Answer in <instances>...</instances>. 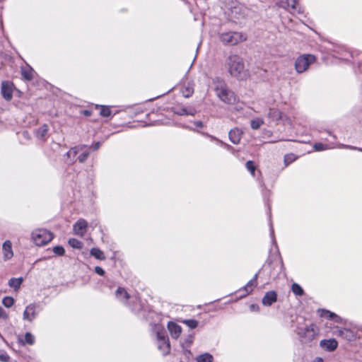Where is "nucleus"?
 <instances>
[{
	"label": "nucleus",
	"instance_id": "nucleus-1",
	"mask_svg": "<svg viewBox=\"0 0 362 362\" xmlns=\"http://www.w3.org/2000/svg\"><path fill=\"white\" fill-rule=\"evenodd\" d=\"M226 66L230 74L234 77L243 79L245 66L243 59L237 54H230L226 59Z\"/></svg>",
	"mask_w": 362,
	"mask_h": 362
},
{
	"label": "nucleus",
	"instance_id": "nucleus-2",
	"mask_svg": "<svg viewBox=\"0 0 362 362\" xmlns=\"http://www.w3.org/2000/svg\"><path fill=\"white\" fill-rule=\"evenodd\" d=\"M214 82L216 83L215 90L217 96L225 103H235L236 101V96L233 91L228 88L226 83L218 78H216Z\"/></svg>",
	"mask_w": 362,
	"mask_h": 362
},
{
	"label": "nucleus",
	"instance_id": "nucleus-3",
	"mask_svg": "<svg viewBox=\"0 0 362 362\" xmlns=\"http://www.w3.org/2000/svg\"><path fill=\"white\" fill-rule=\"evenodd\" d=\"M315 327V325L313 323L305 326L297 325L294 332L298 335L301 344H310L315 339L317 335Z\"/></svg>",
	"mask_w": 362,
	"mask_h": 362
},
{
	"label": "nucleus",
	"instance_id": "nucleus-4",
	"mask_svg": "<svg viewBox=\"0 0 362 362\" xmlns=\"http://www.w3.org/2000/svg\"><path fill=\"white\" fill-rule=\"evenodd\" d=\"M218 38L224 45L230 46L236 45L247 39L242 33L233 31L219 33Z\"/></svg>",
	"mask_w": 362,
	"mask_h": 362
},
{
	"label": "nucleus",
	"instance_id": "nucleus-5",
	"mask_svg": "<svg viewBox=\"0 0 362 362\" xmlns=\"http://www.w3.org/2000/svg\"><path fill=\"white\" fill-rule=\"evenodd\" d=\"M53 237L52 233L44 228L36 229L31 234L32 240L37 247L47 245L53 239Z\"/></svg>",
	"mask_w": 362,
	"mask_h": 362
},
{
	"label": "nucleus",
	"instance_id": "nucleus-6",
	"mask_svg": "<svg viewBox=\"0 0 362 362\" xmlns=\"http://www.w3.org/2000/svg\"><path fill=\"white\" fill-rule=\"evenodd\" d=\"M315 60V56L305 54L297 58L295 62V68L298 73H303L307 70L310 64Z\"/></svg>",
	"mask_w": 362,
	"mask_h": 362
},
{
	"label": "nucleus",
	"instance_id": "nucleus-7",
	"mask_svg": "<svg viewBox=\"0 0 362 362\" xmlns=\"http://www.w3.org/2000/svg\"><path fill=\"white\" fill-rule=\"evenodd\" d=\"M40 311V305L37 303H30L25 307L23 312V320L32 322L38 315Z\"/></svg>",
	"mask_w": 362,
	"mask_h": 362
},
{
	"label": "nucleus",
	"instance_id": "nucleus-8",
	"mask_svg": "<svg viewBox=\"0 0 362 362\" xmlns=\"http://www.w3.org/2000/svg\"><path fill=\"white\" fill-rule=\"evenodd\" d=\"M87 145H78L71 148L69 151L66 153L64 156L67 158L65 162L69 165H72L76 163V156L80 152L87 148Z\"/></svg>",
	"mask_w": 362,
	"mask_h": 362
},
{
	"label": "nucleus",
	"instance_id": "nucleus-9",
	"mask_svg": "<svg viewBox=\"0 0 362 362\" xmlns=\"http://www.w3.org/2000/svg\"><path fill=\"white\" fill-rule=\"evenodd\" d=\"M257 278L258 274H255L253 278L250 279L245 286L238 291L239 293H243L240 295L239 298L246 297L252 293L253 289L257 286Z\"/></svg>",
	"mask_w": 362,
	"mask_h": 362
},
{
	"label": "nucleus",
	"instance_id": "nucleus-10",
	"mask_svg": "<svg viewBox=\"0 0 362 362\" xmlns=\"http://www.w3.org/2000/svg\"><path fill=\"white\" fill-rule=\"evenodd\" d=\"M257 278L258 274H255L253 278L250 279L245 286L238 291L239 293H243L240 295L239 298L246 297L252 293L253 289L257 286Z\"/></svg>",
	"mask_w": 362,
	"mask_h": 362
},
{
	"label": "nucleus",
	"instance_id": "nucleus-11",
	"mask_svg": "<svg viewBox=\"0 0 362 362\" xmlns=\"http://www.w3.org/2000/svg\"><path fill=\"white\" fill-rule=\"evenodd\" d=\"M13 87V83L11 81H5L1 83V93L6 100L10 101L12 99Z\"/></svg>",
	"mask_w": 362,
	"mask_h": 362
},
{
	"label": "nucleus",
	"instance_id": "nucleus-12",
	"mask_svg": "<svg viewBox=\"0 0 362 362\" xmlns=\"http://www.w3.org/2000/svg\"><path fill=\"white\" fill-rule=\"evenodd\" d=\"M320 346L326 351L332 352L337 349L338 342L334 338L322 339L320 341Z\"/></svg>",
	"mask_w": 362,
	"mask_h": 362
},
{
	"label": "nucleus",
	"instance_id": "nucleus-13",
	"mask_svg": "<svg viewBox=\"0 0 362 362\" xmlns=\"http://www.w3.org/2000/svg\"><path fill=\"white\" fill-rule=\"evenodd\" d=\"M278 295L275 291H269L265 293L262 299L263 305L269 307L277 301Z\"/></svg>",
	"mask_w": 362,
	"mask_h": 362
},
{
	"label": "nucleus",
	"instance_id": "nucleus-14",
	"mask_svg": "<svg viewBox=\"0 0 362 362\" xmlns=\"http://www.w3.org/2000/svg\"><path fill=\"white\" fill-rule=\"evenodd\" d=\"M115 298L123 303L124 305H127L128 300L130 299L131 296L129 293L127 291V290L121 286H119L115 293Z\"/></svg>",
	"mask_w": 362,
	"mask_h": 362
},
{
	"label": "nucleus",
	"instance_id": "nucleus-15",
	"mask_svg": "<svg viewBox=\"0 0 362 362\" xmlns=\"http://www.w3.org/2000/svg\"><path fill=\"white\" fill-rule=\"evenodd\" d=\"M318 313L321 317L329 319L337 323H342V318L333 312H331L326 309H319Z\"/></svg>",
	"mask_w": 362,
	"mask_h": 362
},
{
	"label": "nucleus",
	"instance_id": "nucleus-16",
	"mask_svg": "<svg viewBox=\"0 0 362 362\" xmlns=\"http://www.w3.org/2000/svg\"><path fill=\"white\" fill-rule=\"evenodd\" d=\"M167 327L172 338L177 339L180 336L182 327L179 325L174 322H169Z\"/></svg>",
	"mask_w": 362,
	"mask_h": 362
},
{
	"label": "nucleus",
	"instance_id": "nucleus-17",
	"mask_svg": "<svg viewBox=\"0 0 362 362\" xmlns=\"http://www.w3.org/2000/svg\"><path fill=\"white\" fill-rule=\"evenodd\" d=\"M88 227V223L84 219H79L73 227V229L76 234L83 235L86 232Z\"/></svg>",
	"mask_w": 362,
	"mask_h": 362
},
{
	"label": "nucleus",
	"instance_id": "nucleus-18",
	"mask_svg": "<svg viewBox=\"0 0 362 362\" xmlns=\"http://www.w3.org/2000/svg\"><path fill=\"white\" fill-rule=\"evenodd\" d=\"M157 346L158 350L163 356H166L170 354V344L169 338H165V339L157 341Z\"/></svg>",
	"mask_w": 362,
	"mask_h": 362
},
{
	"label": "nucleus",
	"instance_id": "nucleus-19",
	"mask_svg": "<svg viewBox=\"0 0 362 362\" xmlns=\"http://www.w3.org/2000/svg\"><path fill=\"white\" fill-rule=\"evenodd\" d=\"M90 255L98 260H105L107 258L114 259L115 257V252H112L111 255H108L105 254L103 250H90Z\"/></svg>",
	"mask_w": 362,
	"mask_h": 362
},
{
	"label": "nucleus",
	"instance_id": "nucleus-20",
	"mask_svg": "<svg viewBox=\"0 0 362 362\" xmlns=\"http://www.w3.org/2000/svg\"><path fill=\"white\" fill-rule=\"evenodd\" d=\"M243 132L238 128L231 129L228 133L230 141L234 144H238L240 143Z\"/></svg>",
	"mask_w": 362,
	"mask_h": 362
},
{
	"label": "nucleus",
	"instance_id": "nucleus-21",
	"mask_svg": "<svg viewBox=\"0 0 362 362\" xmlns=\"http://www.w3.org/2000/svg\"><path fill=\"white\" fill-rule=\"evenodd\" d=\"M337 335L348 341H351L355 337L354 332L351 329L347 328H341L338 329Z\"/></svg>",
	"mask_w": 362,
	"mask_h": 362
},
{
	"label": "nucleus",
	"instance_id": "nucleus-22",
	"mask_svg": "<svg viewBox=\"0 0 362 362\" xmlns=\"http://www.w3.org/2000/svg\"><path fill=\"white\" fill-rule=\"evenodd\" d=\"M19 342L23 344H28V345H33L35 342V336L31 332H25L24 335V339L18 338Z\"/></svg>",
	"mask_w": 362,
	"mask_h": 362
},
{
	"label": "nucleus",
	"instance_id": "nucleus-23",
	"mask_svg": "<svg viewBox=\"0 0 362 362\" xmlns=\"http://www.w3.org/2000/svg\"><path fill=\"white\" fill-rule=\"evenodd\" d=\"M267 117L271 119L272 121H279L281 119L282 112L278 109L269 108Z\"/></svg>",
	"mask_w": 362,
	"mask_h": 362
},
{
	"label": "nucleus",
	"instance_id": "nucleus-24",
	"mask_svg": "<svg viewBox=\"0 0 362 362\" xmlns=\"http://www.w3.org/2000/svg\"><path fill=\"white\" fill-rule=\"evenodd\" d=\"M286 4H287L288 10L291 13H300L298 0H286Z\"/></svg>",
	"mask_w": 362,
	"mask_h": 362
},
{
	"label": "nucleus",
	"instance_id": "nucleus-25",
	"mask_svg": "<svg viewBox=\"0 0 362 362\" xmlns=\"http://www.w3.org/2000/svg\"><path fill=\"white\" fill-rule=\"evenodd\" d=\"M49 128L47 124H43L36 130L35 134L37 139L45 141Z\"/></svg>",
	"mask_w": 362,
	"mask_h": 362
},
{
	"label": "nucleus",
	"instance_id": "nucleus-26",
	"mask_svg": "<svg viewBox=\"0 0 362 362\" xmlns=\"http://www.w3.org/2000/svg\"><path fill=\"white\" fill-rule=\"evenodd\" d=\"M214 356L208 352L197 355L195 358L196 362H214Z\"/></svg>",
	"mask_w": 362,
	"mask_h": 362
},
{
	"label": "nucleus",
	"instance_id": "nucleus-27",
	"mask_svg": "<svg viewBox=\"0 0 362 362\" xmlns=\"http://www.w3.org/2000/svg\"><path fill=\"white\" fill-rule=\"evenodd\" d=\"M155 331L156 334L157 341L165 339V338H168L167 332L164 327L161 326H156L155 327Z\"/></svg>",
	"mask_w": 362,
	"mask_h": 362
},
{
	"label": "nucleus",
	"instance_id": "nucleus-28",
	"mask_svg": "<svg viewBox=\"0 0 362 362\" xmlns=\"http://www.w3.org/2000/svg\"><path fill=\"white\" fill-rule=\"evenodd\" d=\"M23 281V277H19V278H11L9 281H8V286L11 287V288H14V290H18L21 287V285L22 284Z\"/></svg>",
	"mask_w": 362,
	"mask_h": 362
},
{
	"label": "nucleus",
	"instance_id": "nucleus-29",
	"mask_svg": "<svg viewBox=\"0 0 362 362\" xmlns=\"http://www.w3.org/2000/svg\"><path fill=\"white\" fill-rule=\"evenodd\" d=\"M90 148V147H88L87 148H85L83 151H80L78 153L79 156L76 158V160H78L79 163H83L87 160L90 155V151L88 149Z\"/></svg>",
	"mask_w": 362,
	"mask_h": 362
},
{
	"label": "nucleus",
	"instance_id": "nucleus-30",
	"mask_svg": "<svg viewBox=\"0 0 362 362\" xmlns=\"http://www.w3.org/2000/svg\"><path fill=\"white\" fill-rule=\"evenodd\" d=\"M175 112L179 115H194L197 111L193 108L187 110L186 107H181Z\"/></svg>",
	"mask_w": 362,
	"mask_h": 362
},
{
	"label": "nucleus",
	"instance_id": "nucleus-31",
	"mask_svg": "<svg viewBox=\"0 0 362 362\" xmlns=\"http://www.w3.org/2000/svg\"><path fill=\"white\" fill-rule=\"evenodd\" d=\"M291 291L297 296H302L304 294L303 288L297 283L291 285Z\"/></svg>",
	"mask_w": 362,
	"mask_h": 362
},
{
	"label": "nucleus",
	"instance_id": "nucleus-32",
	"mask_svg": "<svg viewBox=\"0 0 362 362\" xmlns=\"http://www.w3.org/2000/svg\"><path fill=\"white\" fill-rule=\"evenodd\" d=\"M69 245L74 249H81L83 246V243L77 239H69Z\"/></svg>",
	"mask_w": 362,
	"mask_h": 362
},
{
	"label": "nucleus",
	"instance_id": "nucleus-33",
	"mask_svg": "<svg viewBox=\"0 0 362 362\" xmlns=\"http://www.w3.org/2000/svg\"><path fill=\"white\" fill-rule=\"evenodd\" d=\"M193 341H194V334H189L185 337V339H183V341L182 342V345L183 346L190 347L193 343Z\"/></svg>",
	"mask_w": 362,
	"mask_h": 362
},
{
	"label": "nucleus",
	"instance_id": "nucleus-34",
	"mask_svg": "<svg viewBox=\"0 0 362 362\" xmlns=\"http://www.w3.org/2000/svg\"><path fill=\"white\" fill-rule=\"evenodd\" d=\"M264 124V121L262 119L256 118L255 119L251 120L250 125L252 129H258L262 124Z\"/></svg>",
	"mask_w": 362,
	"mask_h": 362
},
{
	"label": "nucleus",
	"instance_id": "nucleus-35",
	"mask_svg": "<svg viewBox=\"0 0 362 362\" xmlns=\"http://www.w3.org/2000/svg\"><path fill=\"white\" fill-rule=\"evenodd\" d=\"M182 322L190 329H195L198 326V321L194 319L185 320Z\"/></svg>",
	"mask_w": 362,
	"mask_h": 362
},
{
	"label": "nucleus",
	"instance_id": "nucleus-36",
	"mask_svg": "<svg viewBox=\"0 0 362 362\" xmlns=\"http://www.w3.org/2000/svg\"><path fill=\"white\" fill-rule=\"evenodd\" d=\"M3 305L6 308H11L14 304V299L11 296H5L2 300Z\"/></svg>",
	"mask_w": 362,
	"mask_h": 362
},
{
	"label": "nucleus",
	"instance_id": "nucleus-37",
	"mask_svg": "<svg viewBox=\"0 0 362 362\" xmlns=\"http://www.w3.org/2000/svg\"><path fill=\"white\" fill-rule=\"evenodd\" d=\"M245 167L251 173V174L255 176V170H256V166L253 161L248 160L245 163Z\"/></svg>",
	"mask_w": 362,
	"mask_h": 362
},
{
	"label": "nucleus",
	"instance_id": "nucleus-38",
	"mask_svg": "<svg viewBox=\"0 0 362 362\" xmlns=\"http://www.w3.org/2000/svg\"><path fill=\"white\" fill-rule=\"evenodd\" d=\"M21 73L23 78L26 80L30 81L33 78L32 69H23Z\"/></svg>",
	"mask_w": 362,
	"mask_h": 362
},
{
	"label": "nucleus",
	"instance_id": "nucleus-39",
	"mask_svg": "<svg viewBox=\"0 0 362 362\" xmlns=\"http://www.w3.org/2000/svg\"><path fill=\"white\" fill-rule=\"evenodd\" d=\"M100 114L103 117H109L111 115V110L107 106H101Z\"/></svg>",
	"mask_w": 362,
	"mask_h": 362
},
{
	"label": "nucleus",
	"instance_id": "nucleus-40",
	"mask_svg": "<svg viewBox=\"0 0 362 362\" xmlns=\"http://www.w3.org/2000/svg\"><path fill=\"white\" fill-rule=\"evenodd\" d=\"M314 148L317 151H323L327 148V146L322 143H316L314 145Z\"/></svg>",
	"mask_w": 362,
	"mask_h": 362
},
{
	"label": "nucleus",
	"instance_id": "nucleus-41",
	"mask_svg": "<svg viewBox=\"0 0 362 362\" xmlns=\"http://www.w3.org/2000/svg\"><path fill=\"white\" fill-rule=\"evenodd\" d=\"M10 359V356L8 355L7 353L3 352L0 354V361L2 362H8Z\"/></svg>",
	"mask_w": 362,
	"mask_h": 362
},
{
	"label": "nucleus",
	"instance_id": "nucleus-42",
	"mask_svg": "<svg viewBox=\"0 0 362 362\" xmlns=\"http://www.w3.org/2000/svg\"><path fill=\"white\" fill-rule=\"evenodd\" d=\"M94 272H95L97 274H98V275H100V276H103L105 275V270H104L102 267H98V266H97V267H95L94 268Z\"/></svg>",
	"mask_w": 362,
	"mask_h": 362
},
{
	"label": "nucleus",
	"instance_id": "nucleus-43",
	"mask_svg": "<svg viewBox=\"0 0 362 362\" xmlns=\"http://www.w3.org/2000/svg\"><path fill=\"white\" fill-rule=\"evenodd\" d=\"M0 318L4 320H7L8 318V315L6 310L0 306Z\"/></svg>",
	"mask_w": 362,
	"mask_h": 362
},
{
	"label": "nucleus",
	"instance_id": "nucleus-44",
	"mask_svg": "<svg viewBox=\"0 0 362 362\" xmlns=\"http://www.w3.org/2000/svg\"><path fill=\"white\" fill-rule=\"evenodd\" d=\"M259 310H260L259 306L257 304L252 303L250 305V310L251 312L258 313V312H259Z\"/></svg>",
	"mask_w": 362,
	"mask_h": 362
},
{
	"label": "nucleus",
	"instance_id": "nucleus-45",
	"mask_svg": "<svg viewBox=\"0 0 362 362\" xmlns=\"http://www.w3.org/2000/svg\"><path fill=\"white\" fill-rule=\"evenodd\" d=\"M4 257L6 259H11L13 256V250H4Z\"/></svg>",
	"mask_w": 362,
	"mask_h": 362
},
{
	"label": "nucleus",
	"instance_id": "nucleus-46",
	"mask_svg": "<svg viewBox=\"0 0 362 362\" xmlns=\"http://www.w3.org/2000/svg\"><path fill=\"white\" fill-rule=\"evenodd\" d=\"M12 243L10 240H6L2 245V249H11Z\"/></svg>",
	"mask_w": 362,
	"mask_h": 362
},
{
	"label": "nucleus",
	"instance_id": "nucleus-47",
	"mask_svg": "<svg viewBox=\"0 0 362 362\" xmlns=\"http://www.w3.org/2000/svg\"><path fill=\"white\" fill-rule=\"evenodd\" d=\"M100 142L98 141V142H95L93 146H90V148H93V151H96L98 150L100 147Z\"/></svg>",
	"mask_w": 362,
	"mask_h": 362
},
{
	"label": "nucleus",
	"instance_id": "nucleus-48",
	"mask_svg": "<svg viewBox=\"0 0 362 362\" xmlns=\"http://www.w3.org/2000/svg\"><path fill=\"white\" fill-rule=\"evenodd\" d=\"M57 256H63L65 254V250H52Z\"/></svg>",
	"mask_w": 362,
	"mask_h": 362
},
{
	"label": "nucleus",
	"instance_id": "nucleus-49",
	"mask_svg": "<svg viewBox=\"0 0 362 362\" xmlns=\"http://www.w3.org/2000/svg\"><path fill=\"white\" fill-rule=\"evenodd\" d=\"M194 124L196 126V127L198 128H202L204 127V124L202 121H195Z\"/></svg>",
	"mask_w": 362,
	"mask_h": 362
},
{
	"label": "nucleus",
	"instance_id": "nucleus-50",
	"mask_svg": "<svg viewBox=\"0 0 362 362\" xmlns=\"http://www.w3.org/2000/svg\"><path fill=\"white\" fill-rule=\"evenodd\" d=\"M311 362H324V360L322 357H316Z\"/></svg>",
	"mask_w": 362,
	"mask_h": 362
},
{
	"label": "nucleus",
	"instance_id": "nucleus-51",
	"mask_svg": "<svg viewBox=\"0 0 362 362\" xmlns=\"http://www.w3.org/2000/svg\"><path fill=\"white\" fill-rule=\"evenodd\" d=\"M192 93H193L192 90H191L190 89L187 88V93L185 94V97H186V98L189 97L192 94Z\"/></svg>",
	"mask_w": 362,
	"mask_h": 362
},
{
	"label": "nucleus",
	"instance_id": "nucleus-52",
	"mask_svg": "<svg viewBox=\"0 0 362 362\" xmlns=\"http://www.w3.org/2000/svg\"><path fill=\"white\" fill-rule=\"evenodd\" d=\"M348 148H350V149H357V150H358L360 151H362V148H356V147L351 146H349Z\"/></svg>",
	"mask_w": 362,
	"mask_h": 362
},
{
	"label": "nucleus",
	"instance_id": "nucleus-53",
	"mask_svg": "<svg viewBox=\"0 0 362 362\" xmlns=\"http://www.w3.org/2000/svg\"><path fill=\"white\" fill-rule=\"evenodd\" d=\"M84 115H86V116H90V112L89 110H85L84 111Z\"/></svg>",
	"mask_w": 362,
	"mask_h": 362
},
{
	"label": "nucleus",
	"instance_id": "nucleus-54",
	"mask_svg": "<svg viewBox=\"0 0 362 362\" xmlns=\"http://www.w3.org/2000/svg\"><path fill=\"white\" fill-rule=\"evenodd\" d=\"M52 249H64L62 246L60 245H56L52 247Z\"/></svg>",
	"mask_w": 362,
	"mask_h": 362
},
{
	"label": "nucleus",
	"instance_id": "nucleus-55",
	"mask_svg": "<svg viewBox=\"0 0 362 362\" xmlns=\"http://www.w3.org/2000/svg\"><path fill=\"white\" fill-rule=\"evenodd\" d=\"M275 252V254L277 255H280V252H279V250H274Z\"/></svg>",
	"mask_w": 362,
	"mask_h": 362
},
{
	"label": "nucleus",
	"instance_id": "nucleus-56",
	"mask_svg": "<svg viewBox=\"0 0 362 362\" xmlns=\"http://www.w3.org/2000/svg\"><path fill=\"white\" fill-rule=\"evenodd\" d=\"M28 134V132H23V134H24V135H25V134Z\"/></svg>",
	"mask_w": 362,
	"mask_h": 362
}]
</instances>
